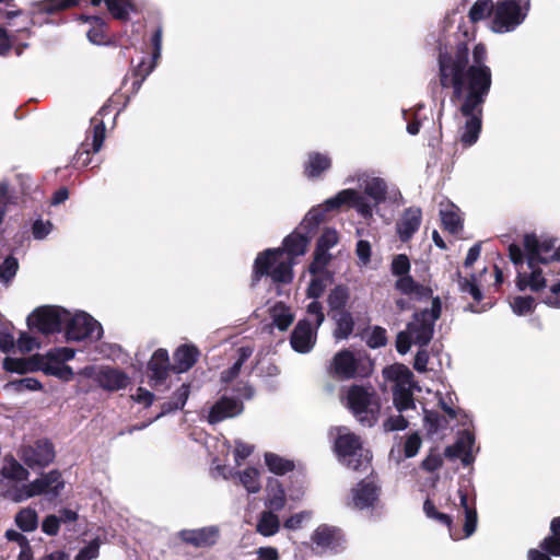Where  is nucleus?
I'll return each mask as SVG.
<instances>
[{"instance_id": "41", "label": "nucleus", "mask_w": 560, "mask_h": 560, "mask_svg": "<svg viewBox=\"0 0 560 560\" xmlns=\"http://www.w3.org/2000/svg\"><path fill=\"white\" fill-rule=\"evenodd\" d=\"M16 525L24 532H32L37 528L38 516L34 509H22L15 516Z\"/></svg>"}, {"instance_id": "63", "label": "nucleus", "mask_w": 560, "mask_h": 560, "mask_svg": "<svg viewBox=\"0 0 560 560\" xmlns=\"http://www.w3.org/2000/svg\"><path fill=\"white\" fill-rule=\"evenodd\" d=\"M60 526V520L56 515H48L42 523V530L50 536L57 535Z\"/></svg>"}, {"instance_id": "40", "label": "nucleus", "mask_w": 560, "mask_h": 560, "mask_svg": "<svg viewBox=\"0 0 560 560\" xmlns=\"http://www.w3.org/2000/svg\"><path fill=\"white\" fill-rule=\"evenodd\" d=\"M280 522L278 516L270 511L262 512L257 524V530L264 536H271L279 529Z\"/></svg>"}, {"instance_id": "18", "label": "nucleus", "mask_w": 560, "mask_h": 560, "mask_svg": "<svg viewBox=\"0 0 560 560\" xmlns=\"http://www.w3.org/2000/svg\"><path fill=\"white\" fill-rule=\"evenodd\" d=\"M378 499V488L373 481L363 480L352 489L351 505L363 510L374 506Z\"/></svg>"}, {"instance_id": "58", "label": "nucleus", "mask_w": 560, "mask_h": 560, "mask_svg": "<svg viewBox=\"0 0 560 560\" xmlns=\"http://www.w3.org/2000/svg\"><path fill=\"white\" fill-rule=\"evenodd\" d=\"M8 386L13 387L15 390H39L42 389V384L39 381L33 377H25L20 381L13 382Z\"/></svg>"}, {"instance_id": "2", "label": "nucleus", "mask_w": 560, "mask_h": 560, "mask_svg": "<svg viewBox=\"0 0 560 560\" xmlns=\"http://www.w3.org/2000/svg\"><path fill=\"white\" fill-rule=\"evenodd\" d=\"M351 207L362 217L371 214V207L351 189H343L323 205L312 208L295 232L283 241V248L267 249L255 260V277L267 275L275 282L288 283L293 278L294 257L305 254L317 225L328 211Z\"/></svg>"}, {"instance_id": "39", "label": "nucleus", "mask_w": 560, "mask_h": 560, "mask_svg": "<svg viewBox=\"0 0 560 560\" xmlns=\"http://www.w3.org/2000/svg\"><path fill=\"white\" fill-rule=\"evenodd\" d=\"M460 506L465 512L464 536H471L477 528V512L468 505V499L465 493L459 490Z\"/></svg>"}, {"instance_id": "53", "label": "nucleus", "mask_w": 560, "mask_h": 560, "mask_svg": "<svg viewBox=\"0 0 560 560\" xmlns=\"http://www.w3.org/2000/svg\"><path fill=\"white\" fill-rule=\"evenodd\" d=\"M254 452V446L247 444L241 440H236L234 443V459L236 465H241L243 460H245L252 453Z\"/></svg>"}, {"instance_id": "49", "label": "nucleus", "mask_w": 560, "mask_h": 560, "mask_svg": "<svg viewBox=\"0 0 560 560\" xmlns=\"http://www.w3.org/2000/svg\"><path fill=\"white\" fill-rule=\"evenodd\" d=\"M387 342L386 330L380 326L373 327L366 335V343L371 348H380Z\"/></svg>"}, {"instance_id": "59", "label": "nucleus", "mask_w": 560, "mask_h": 560, "mask_svg": "<svg viewBox=\"0 0 560 560\" xmlns=\"http://www.w3.org/2000/svg\"><path fill=\"white\" fill-rule=\"evenodd\" d=\"M100 541L94 539L82 548L75 560H93L98 557Z\"/></svg>"}, {"instance_id": "55", "label": "nucleus", "mask_w": 560, "mask_h": 560, "mask_svg": "<svg viewBox=\"0 0 560 560\" xmlns=\"http://www.w3.org/2000/svg\"><path fill=\"white\" fill-rule=\"evenodd\" d=\"M311 517H312V514H311V512H307V511L296 513V514L290 516L284 522V527L287 529H291V530L299 529L302 527L303 523L308 522L311 520Z\"/></svg>"}, {"instance_id": "27", "label": "nucleus", "mask_w": 560, "mask_h": 560, "mask_svg": "<svg viewBox=\"0 0 560 560\" xmlns=\"http://www.w3.org/2000/svg\"><path fill=\"white\" fill-rule=\"evenodd\" d=\"M28 475V470L23 467L15 458L12 456L4 457L0 468V478L3 477L18 483L27 480Z\"/></svg>"}, {"instance_id": "56", "label": "nucleus", "mask_w": 560, "mask_h": 560, "mask_svg": "<svg viewBox=\"0 0 560 560\" xmlns=\"http://www.w3.org/2000/svg\"><path fill=\"white\" fill-rule=\"evenodd\" d=\"M74 354L75 352L73 349L68 347H61L50 350L45 355H47L48 359H52L65 364V362L73 359Z\"/></svg>"}, {"instance_id": "22", "label": "nucleus", "mask_w": 560, "mask_h": 560, "mask_svg": "<svg viewBox=\"0 0 560 560\" xmlns=\"http://www.w3.org/2000/svg\"><path fill=\"white\" fill-rule=\"evenodd\" d=\"M423 511H424L425 515L429 518H431V520L435 521L436 523L445 526L446 529H447L448 536L453 540H460V539H464V538L468 537V536H464V528L460 530L459 528L454 526L452 517L450 515L445 514V513L439 512L436 510V508L434 506V504L430 500H427L424 502Z\"/></svg>"}, {"instance_id": "6", "label": "nucleus", "mask_w": 560, "mask_h": 560, "mask_svg": "<svg viewBox=\"0 0 560 560\" xmlns=\"http://www.w3.org/2000/svg\"><path fill=\"white\" fill-rule=\"evenodd\" d=\"M334 433L338 459L353 470L368 469L372 456L370 451L363 447L361 439L345 427L336 428Z\"/></svg>"}, {"instance_id": "4", "label": "nucleus", "mask_w": 560, "mask_h": 560, "mask_svg": "<svg viewBox=\"0 0 560 560\" xmlns=\"http://www.w3.org/2000/svg\"><path fill=\"white\" fill-rule=\"evenodd\" d=\"M441 303L434 299L430 310L416 313L405 330L397 335L396 349L400 354H406L412 345L427 346L433 337L434 323L440 317Z\"/></svg>"}, {"instance_id": "45", "label": "nucleus", "mask_w": 560, "mask_h": 560, "mask_svg": "<svg viewBox=\"0 0 560 560\" xmlns=\"http://www.w3.org/2000/svg\"><path fill=\"white\" fill-rule=\"evenodd\" d=\"M349 289L345 285H338L328 295V304L332 310H341L349 300Z\"/></svg>"}, {"instance_id": "31", "label": "nucleus", "mask_w": 560, "mask_h": 560, "mask_svg": "<svg viewBox=\"0 0 560 560\" xmlns=\"http://www.w3.org/2000/svg\"><path fill=\"white\" fill-rule=\"evenodd\" d=\"M39 355L28 359L5 358L3 360V369L11 373L25 374L38 371Z\"/></svg>"}, {"instance_id": "43", "label": "nucleus", "mask_w": 560, "mask_h": 560, "mask_svg": "<svg viewBox=\"0 0 560 560\" xmlns=\"http://www.w3.org/2000/svg\"><path fill=\"white\" fill-rule=\"evenodd\" d=\"M322 271L323 270H320L317 273H313L314 278L307 288V296L311 299L319 298L323 294L327 284L330 282V277L327 275H323Z\"/></svg>"}, {"instance_id": "8", "label": "nucleus", "mask_w": 560, "mask_h": 560, "mask_svg": "<svg viewBox=\"0 0 560 560\" xmlns=\"http://www.w3.org/2000/svg\"><path fill=\"white\" fill-rule=\"evenodd\" d=\"M345 400L346 406L361 423L372 425L377 420L380 401L371 388L350 386L346 392Z\"/></svg>"}, {"instance_id": "36", "label": "nucleus", "mask_w": 560, "mask_h": 560, "mask_svg": "<svg viewBox=\"0 0 560 560\" xmlns=\"http://www.w3.org/2000/svg\"><path fill=\"white\" fill-rule=\"evenodd\" d=\"M238 480L249 493H257L261 488L260 471L257 468L247 467L238 472Z\"/></svg>"}, {"instance_id": "48", "label": "nucleus", "mask_w": 560, "mask_h": 560, "mask_svg": "<svg viewBox=\"0 0 560 560\" xmlns=\"http://www.w3.org/2000/svg\"><path fill=\"white\" fill-rule=\"evenodd\" d=\"M108 11L116 19H125L132 9L131 4L125 0H104Z\"/></svg>"}, {"instance_id": "35", "label": "nucleus", "mask_w": 560, "mask_h": 560, "mask_svg": "<svg viewBox=\"0 0 560 560\" xmlns=\"http://www.w3.org/2000/svg\"><path fill=\"white\" fill-rule=\"evenodd\" d=\"M336 328L334 336L338 340L347 339L353 331L354 320L352 315L347 311H340L336 316Z\"/></svg>"}, {"instance_id": "16", "label": "nucleus", "mask_w": 560, "mask_h": 560, "mask_svg": "<svg viewBox=\"0 0 560 560\" xmlns=\"http://www.w3.org/2000/svg\"><path fill=\"white\" fill-rule=\"evenodd\" d=\"M338 241L339 237L335 230L326 229L323 232L317 243L314 260L308 268L311 273H317L320 270H324L330 259L328 250L334 247Z\"/></svg>"}, {"instance_id": "33", "label": "nucleus", "mask_w": 560, "mask_h": 560, "mask_svg": "<svg viewBox=\"0 0 560 560\" xmlns=\"http://www.w3.org/2000/svg\"><path fill=\"white\" fill-rule=\"evenodd\" d=\"M273 325L280 330H287L294 320V314L283 303H277L270 308Z\"/></svg>"}, {"instance_id": "30", "label": "nucleus", "mask_w": 560, "mask_h": 560, "mask_svg": "<svg viewBox=\"0 0 560 560\" xmlns=\"http://www.w3.org/2000/svg\"><path fill=\"white\" fill-rule=\"evenodd\" d=\"M395 288L402 294L408 295L412 299H421L429 296L431 291L417 283L409 275L397 278Z\"/></svg>"}, {"instance_id": "1", "label": "nucleus", "mask_w": 560, "mask_h": 560, "mask_svg": "<svg viewBox=\"0 0 560 560\" xmlns=\"http://www.w3.org/2000/svg\"><path fill=\"white\" fill-rule=\"evenodd\" d=\"M487 49L477 44L469 62L468 48L459 45L451 51L440 52V80L444 88H452L456 98H463L460 114L466 118L460 141L474 144L481 130V105L488 95L491 83V69L486 65Z\"/></svg>"}, {"instance_id": "51", "label": "nucleus", "mask_w": 560, "mask_h": 560, "mask_svg": "<svg viewBox=\"0 0 560 560\" xmlns=\"http://www.w3.org/2000/svg\"><path fill=\"white\" fill-rule=\"evenodd\" d=\"M458 287L462 292L470 294L475 301L478 302L481 300V292L478 288L476 277H471V279L459 277Z\"/></svg>"}, {"instance_id": "47", "label": "nucleus", "mask_w": 560, "mask_h": 560, "mask_svg": "<svg viewBox=\"0 0 560 560\" xmlns=\"http://www.w3.org/2000/svg\"><path fill=\"white\" fill-rule=\"evenodd\" d=\"M77 4V0H44L37 3V9L40 12L52 13L63 10Z\"/></svg>"}, {"instance_id": "50", "label": "nucleus", "mask_w": 560, "mask_h": 560, "mask_svg": "<svg viewBox=\"0 0 560 560\" xmlns=\"http://www.w3.org/2000/svg\"><path fill=\"white\" fill-rule=\"evenodd\" d=\"M390 270L397 278L409 275L410 261L406 255H397L393 258Z\"/></svg>"}, {"instance_id": "32", "label": "nucleus", "mask_w": 560, "mask_h": 560, "mask_svg": "<svg viewBox=\"0 0 560 560\" xmlns=\"http://www.w3.org/2000/svg\"><path fill=\"white\" fill-rule=\"evenodd\" d=\"M285 505V493L278 480H269L267 486L266 506L272 511H280Z\"/></svg>"}, {"instance_id": "3", "label": "nucleus", "mask_w": 560, "mask_h": 560, "mask_svg": "<svg viewBox=\"0 0 560 560\" xmlns=\"http://www.w3.org/2000/svg\"><path fill=\"white\" fill-rule=\"evenodd\" d=\"M524 247L529 271H518V289L538 291L548 287V291L544 298L545 303L553 307H560V282H550L544 276L542 270L538 268V264L545 265L559 260L560 246L555 247L553 241L550 238L526 235L524 238Z\"/></svg>"}, {"instance_id": "12", "label": "nucleus", "mask_w": 560, "mask_h": 560, "mask_svg": "<svg viewBox=\"0 0 560 560\" xmlns=\"http://www.w3.org/2000/svg\"><path fill=\"white\" fill-rule=\"evenodd\" d=\"M68 311L59 306H43L35 310L27 318L30 328L43 334H52L65 328Z\"/></svg>"}, {"instance_id": "52", "label": "nucleus", "mask_w": 560, "mask_h": 560, "mask_svg": "<svg viewBox=\"0 0 560 560\" xmlns=\"http://www.w3.org/2000/svg\"><path fill=\"white\" fill-rule=\"evenodd\" d=\"M511 307L515 314L525 315L532 312L534 300L530 296H516L511 302Z\"/></svg>"}, {"instance_id": "38", "label": "nucleus", "mask_w": 560, "mask_h": 560, "mask_svg": "<svg viewBox=\"0 0 560 560\" xmlns=\"http://www.w3.org/2000/svg\"><path fill=\"white\" fill-rule=\"evenodd\" d=\"M265 464L276 475H283L294 468L291 460L270 452L265 454Z\"/></svg>"}, {"instance_id": "29", "label": "nucleus", "mask_w": 560, "mask_h": 560, "mask_svg": "<svg viewBox=\"0 0 560 560\" xmlns=\"http://www.w3.org/2000/svg\"><path fill=\"white\" fill-rule=\"evenodd\" d=\"M341 538L339 529L327 525L318 526L312 536L313 542L322 548H334L339 545Z\"/></svg>"}, {"instance_id": "7", "label": "nucleus", "mask_w": 560, "mask_h": 560, "mask_svg": "<svg viewBox=\"0 0 560 560\" xmlns=\"http://www.w3.org/2000/svg\"><path fill=\"white\" fill-rule=\"evenodd\" d=\"M383 374L387 381L394 383L393 398L397 410L402 412L413 409V389L416 384L411 371L402 364H394L385 368Z\"/></svg>"}, {"instance_id": "15", "label": "nucleus", "mask_w": 560, "mask_h": 560, "mask_svg": "<svg viewBox=\"0 0 560 560\" xmlns=\"http://www.w3.org/2000/svg\"><path fill=\"white\" fill-rule=\"evenodd\" d=\"M21 458L31 467H45L55 458L52 444L47 441H38L34 445L22 448Z\"/></svg>"}, {"instance_id": "54", "label": "nucleus", "mask_w": 560, "mask_h": 560, "mask_svg": "<svg viewBox=\"0 0 560 560\" xmlns=\"http://www.w3.org/2000/svg\"><path fill=\"white\" fill-rule=\"evenodd\" d=\"M16 347L20 352L27 353L39 347L36 338L32 337L27 332H22L16 341Z\"/></svg>"}, {"instance_id": "62", "label": "nucleus", "mask_w": 560, "mask_h": 560, "mask_svg": "<svg viewBox=\"0 0 560 560\" xmlns=\"http://www.w3.org/2000/svg\"><path fill=\"white\" fill-rule=\"evenodd\" d=\"M424 425L429 433H434L441 428L442 419L435 412L424 410Z\"/></svg>"}, {"instance_id": "60", "label": "nucleus", "mask_w": 560, "mask_h": 560, "mask_svg": "<svg viewBox=\"0 0 560 560\" xmlns=\"http://www.w3.org/2000/svg\"><path fill=\"white\" fill-rule=\"evenodd\" d=\"M7 537L10 539V540H13V541H16L20 547H21V552H20V556H19V560H27L28 558V553H27V550H28V546L26 544V539L25 537L15 532V530H8L7 532Z\"/></svg>"}, {"instance_id": "26", "label": "nucleus", "mask_w": 560, "mask_h": 560, "mask_svg": "<svg viewBox=\"0 0 560 560\" xmlns=\"http://www.w3.org/2000/svg\"><path fill=\"white\" fill-rule=\"evenodd\" d=\"M38 371H43L47 375L57 376L63 381H70L73 378V371L70 366L56 360L48 359L47 355H39Z\"/></svg>"}, {"instance_id": "19", "label": "nucleus", "mask_w": 560, "mask_h": 560, "mask_svg": "<svg viewBox=\"0 0 560 560\" xmlns=\"http://www.w3.org/2000/svg\"><path fill=\"white\" fill-rule=\"evenodd\" d=\"M315 329L306 320H300L291 335L293 349L301 353L311 351L316 341Z\"/></svg>"}, {"instance_id": "20", "label": "nucleus", "mask_w": 560, "mask_h": 560, "mask_svg": "<svg viewBox=\"0 0 560 560\" xmlns=\"http://www.w3.org/2000/svg\"><path fill=\"white\" fill-rule=\"evenodd\" d=\"M179 536L183 541L195 547H208L218 540L219 529L215 526L199 529H185L179 533Z\"/></svg>"}, {"instance_id": "24", "label": "nucleus", "mask_w": 560, "mask_h": 560, "mask_svg": "<svg viewBox=\"0 0 560 560\" xmlns=\"http://www.w3.org/2000/svg\"><path fill=\"white\" fill-rule=\"evenodd\" d=\"M149 371L154 385L165 381L170 371V358L166 350L159 349L152 354L149 361Z\"/></svg>"}, {"instance_id": "25", "label": "nucleus", "mask_w": 560, "mask_h": 560, "mask_svg": "<svg viewBox=\"0 0 560 560\" xmlns=\"http://www.w3.org/2000/svg\"><path fill=\"white\" fill-rule=\"evenodd\" d=\"M421 222V211L417 208H410L405 211L397 224V231L402 241H407L419 229Z\"/></svg>"}, {"instance_id": "5", "label": "nucleus", "mask_w": 560, "mask_h": 560, "mask_svg": "<svg viewBox=\"0 0 560 560\" xmlns=\"http://www.w3.org/2000/svg\"><path fill=\"white\" fill-rule=\"evenodd\" d=\"M63 488L65 480L61 474L57 470H50L28 483L9 487L3 495L13 502H23L37 495H45L49 500H54Z\"/></svg>"}, {"instance_id": "14", "label": "nucleus", "mask_w": 560, "mask_h": 560, "mask_svg": "<svg viewBox=\"0 0 560 560\" xmlns=\"http://www.w3.org/2000/svg\"><path fill=\"white\" fill-rule=\"evenodd\" d=\"M358 182L360 183V187L364 190L365 196L357 190L355 192L371 207V214L366 217L370 218L373 214V208L386 200L388 194L387 185L382 178L365 174L361 175ZM352 190L354 191V189Z\"/></svg>"}, {"instance_id": "46", "label": "nucleus", "mask_w": 560, "mask_h": 560, "mask_svg": "<svg viewBox=\"0 0 560 560\" xmlns=\"http://www.w3.org/2000/svg\"><path fill=\"white\" fill-rule=\"evenodd\" d=\"M19 262L14 257H7L0 265V282L8 285L15 277Z\"/></svg>"}, {"instance_id": "61", "label": "nucleus", "mask_w": 560, "mask_h": 560, "mask_svg": "<svg viewBox=\"0 0 560 560\" xmlns=\"http://www.w3.org/2000/svg\"><path fill=\"white\" fill-rule=\"evenodd\" d=\"M105 140V125L103 121H97L93 130V151L98 152Z\"/></svg>"}, {"instance_id": "34", "label": "nucleus", "mask_w": 560, "mask_h": 560, "mask_svg": "<svg viewBox=\"0 0 560 560\" xmlns=\"http://www.w3.org/2000/svg\"><path fill=\"white\" fill-rule=\"evenodd\" d=\"M442 223L451 233H456L462 228L459 209L454 205H446L440 210Z\"/></svg>"}, {"instance_id": "37", "label": "nucleus", "mask_w": 560, "mask_h": 560, "mask_svg": "<svg viewBox=\"0 0 560 560\" xmlns=\"http://www.w3.org/2000/svg\"><path fill=\"white\" fill-rule=\"evenodd\" d=\"M330 167V159L319 153L310 154L305 164V173L308 177L320 175L322 172Z\"/></svg>"}, {"instance_id": "9", "label": "nucleus", "mask_w": 560, "mask_h": 560, "mask_svg": "<svg viewBox=\"0 0 560 560\" xmlns=\"http://www.w3.org/2000/svg\"><path fill=\"white\" fill-rule=\"evenodd\" d=\"M372 370L373 362L368 355L349 350L336 353L330 363V373L341 380L366 377Z\"/></svg>"}, {"instance_id": "21", "label": "nucleus", "mask_w": 560, "mask_h": 560, "mask_svg": "<svg viewBox=\"0 0 560 560\" xmlns=\"http://www.w3.org/2000/svg\"><path fill=\"white\" fill-rule=\"evenodd\" d=\"M474 436L463 432L454 445L447 446L444 454L448 458H460L464 465L472 462Z\"/></svg>"}, {"instance_id": "23", "label": "nucleus", "mask_w": 560, "mask_h": 560, "mask_svg": "<svg viewBox=\"0 0 560 560\" xmlns=\"http://www.w3.org/2000/svg\"><path fill=\"white\" fill-rule=\"evenodd\" d=\"M243 406L240 401L231 398H222L213 405L209 412V422L217 423L226 418L234 417L241 413Z\"/></svg>"}, {"instance_id": "10", "label": "nucleus", "mask_w": 560, "mask_h": 560, "mask_svg": "<svg viewBox=\"0 0 560 560\" xmlns=\"http://www.w3.org/2000/svg\"><path fill=\"white\" fill-rule=\"evenodd\" d=\"M529 0H500L493 12L491 30L494 33L514 31L526 18Z\"/></svg>"}, {"instance_id": "57", "label": "nucleus", "mask_w": 560, "mask_h": 560, "mask_svg": "<svg viewBox=\"0 0 560 560\" xmlns=\"http://www.w3.org/2000/svg\"><path fill=\"white\" fill-rule=\"evenodd\" d=\"M422 441L418 433L410 434L406 442L404 452L406 457H413L418 454L420 447H421Z\"/></svg>"}, {"instance_id": "44", "label": "nucleus", "mask_w": 560, "mask_h": 560, "mask_svg": "<svg viewBox=\"0 0 560 560\" xmlns=\"http://www.w3.org/2000/svg\"><path fill=\"white\" fill-rule=\"evenodd\" d=\"M252 353H253V349L249 347L240 348L237 361L233 364V366L229 371H226L222 374V381L225 383H229L232 380H234L236 377V375L238 374L242 364L244 363V361H246L252 355Z\"/></svg>"}, {"instance_id": "42", "label": "nucleus", "mask_w": 560, "mask_h": 560, "mask_svg": "<svg viewBox=\"0 0 560 560\" xmlns=\"http://www.w3.org/2000/svg\"><path fill=\"white\" fill-rule=\"evenodd\" d=\"M491 0H476L469 10V19L471 22H478L490 15L494 11Z\"/></svg>"}, {"instance_id": "64", "label": "nucleus", "mask_w": 560, "mask_h": 560, "mask_svg": "<svg viewBox=\"0 0 560 560\" xmlns=\"http://www.w3.org/2000/svg\"><path fill=\"white\" fill-rule=\"evenodd\" d=\"M52 230V224L49 221L37 220L33 224V235L37 240H43Z\"/></svg>"}, {"instance_id": "11", "label": "nucleus", "mask_w": 560, "mask_h": 560, "mask_svg": "<svg viewBox=\"0 0 560 560\" xmlns=\"http://www.w3.org/2000/svg\"><path fill=\"white\" fill-rule=\"evenodd\" d=\"M66 337L71 341L84 339L97 340L102 337L103 329L98 322L84 312L70 313L65 324Z\"/></svg>"}, {"instance_id": "28", "label": "nucleus", "mask_w": 560, "mask_h": 560, "mask_svg": "<svg viewBox=\"0 0 560 560\" xmlns=\"http://www.w3.org/2000/svg\"><path fill=\"white\" fill-rule=\"evenodd\" d=\"M199 352L194 346L183 345L174 353L173 369L183 373L188 371L197 361Z\"/></svg>"}, {"instance_id": "13", "label": "nucleus", "mask_w": 560, "mask_h": 560, "mask_svg": "<svg viewBox=\"0 0 560 560\" xmlns=\"http://www.w3.org/2000/svg\"><path fill=\"white\" fill-rule=\"evenodd\" d=\"M80 373L83 376L93 380L106 390H119L125 388L129 383V378L125 373L110 368L88 366Z\"/></svg>"}, {"instance_id": "17", "label": "nucleus", "mask_w": 560, "mask_h": 560, "mask_svg": "<svg viewBox=\"0 0 560 560\" xmlns=\"http://www.w3.org/2000/svg\"><path fill=\"white\" fill-rule=\"evenodd\" d=\"M551 529L556 536L545 539L540 546L541 550H529V560H549L550 557H560V517L551 522Z\"/></svg>"}]
</instances>
